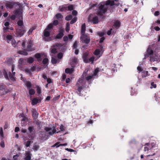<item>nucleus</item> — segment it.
<instances>
[{"label":"nucleus","mask_w":160,"mask_h":160,"mask_svg":"<svg viewBox=\"0 0 160 160\" xmlns=\"http://www.w3.org/2000/svg\"><path fill=\"white\" fill-rule=\"evenodd\" d=\"M104 49V47L100 45L95 51L94 54L98 58H99L102 55Z\"/></svg>","instance_id":"nucleus-5"},{"label":"nucleus","mask_w":160,"mask_h":160,"mask_svg":"<svg viewBox=\"0 0 160 160\" xmlns=\"http://www.w3.org/2000/svg\"><path fill=\"white\" fill-rule=\"evenodd\" d=\"M26 32L25 28H17L16 29V34L17 36L21 37Z\"/></svg>","instance_id":"nucleus-9"},{"label":"nucleus","mask_w":160,"mask_h":160,"mask_svg":"<svg viewBox=\"0 0 160 160\" xmlns=\"http://www.w3.org/2000/svg\"><path fill=\"white\" fill-rule=\"evenodd\" d=\"M21 116L22 117L21 120V124L22 127H25L27 124L28 119L23 114H21Z\"/></svg>","instance_id":"nucleus-12"},{"label":"nucleus","mask_w":160,"mask_h":160,"mask_svg":"<svg viewBox=\"0 0 160 160\" xmlns=\"http://www.w3.org/2000/svg\"><path fill=\"white\" fill-rule=\"evenodd\" d=\"M10 91L5 85L0 84V95H3L7 94Z\"/></svg>","instance_id":"nucleus-7"},{"label":"nucleus","mask_w":160,"mask_h":160,"mask_svg":"<svg viewBox=\"0 0 160 160\" xmlns=\"http://www.w3.org/2000/svg\"><path fill=\"white\" fill-rule=\"evenodd\" d=\"M31 112L32 113V116L34 118L36 119L38 117V114L36 109H32Z\"/></svg>","instance_id":"nucleus-19"},{"label":"nucleus","mask_w":160,"mask_h":160,"mask_svg":"<svg viewBox=\"0 0 160 160\" xmlns=\"http://www.w3.org/2000/svg\"><path fill=\"white\" fill-rule=\"evenodd\" d=\"M77 20V18L76 17H74L72 20L70 22V23L71 24H73L75 23Z\"/></svg>","instance_id":"nucleus-43"},{"label":"nucleus","mask_w":160,"mask_h":160,"mask_svg":"<svg viewBox=\"0 0 160 160\" xmlns=\"http://www.w3.org/2000/svg\"><path fill=\"white\" fill-rule=\"evenodd\" d=\"M59 9L60 11H65L67 9V7L66 5L60 6L59 7Z\"/></svg>","instance_id":"nucleus-26"},{"label":"nucleus","mask_w":160,"mask_h":160,"mask_svg":"<svg viewBox=\"0 0 160 160\" xmlns=\"http://www.w3.org/2000/svg\"><path fill=\"white\" fill-rule=\"evenodd\" d=\"M73 71V68H67L65 70V72L66 73H72Z\"/></svg>","instance_id":"nucleus-25"},{"label":"nucleus","mask_w":160,"mask_h":160,"mask_svg":"<svg viewBox=\"0 0 160 160\" xmlns=\"http://www.w3.org/2000/svg\"><path fill=\"white\" fill-rule=\"evenodd\" d=\"M26 157L25 159L26 160H30L31 158V154L30 152L27 151L25 152Z\"/></svg>","instance_id":"nucleus-22"},{"label":"nucleus","mask_w":160,"mask_h":160,"mask_svg":"<svg viewBox=\"0 0 160 160\" xmlns=\"http://www.w3.org/2000/svg\"><path fill=\"white\" fill-rule=\"evenodd\" d=\"M28 46L27 49L28 51H32L34 50V49L32 48H31L32 46V41L30 40L28 41Z\"/></svg>","instance_id":"nucleus-17"},{"label":"nucleus","mask_w":160,"mask_h":160,"mask_svg":"<svg viewBox=\"0 0 160 160\" xmlns=\"http://www.w3.org/2000/svg\"><path fill=\"white\" fill-rule=\"evenodd\" d=\"M36 28V27L35 26H33V27H32V28H30L29 30L28 31V34H29V35H30V34H31L33 31Z\"/></svg>","instance_id":"nucleus-34"},{"label":"nucleus","mask_w":160,"mask_h":160,"mask_svg":"<svg viewBox=\"0 0 160 160\" xmlns=\"http://www.w3.org/2000/svg\"><path fill=\"white\" fill-rule=\"evenodd\" d=\"M83 81L82 79H80L78 80L77 83V85L78 86V90L79 92H80L82 89V87L81 86L83 84Z\"/></svg>","instance_id":"nucleus-15"},{"label":"nucleus","mask_w":160,"mask_h":160,"mask_svg":"<svg viewBox=\"0 0 160 160\" xmlns=\"http://www.w3.org/2000/svg\"><path fill=\"white\" fill-rule=\"evenodd\" d=\"M55 17L58 19H61L62 17V15L60 13H58L56 15Z\"/></svg>","instance_id":"nucleus-41"},{"label":"nucleus","mask_w":160,"mask_h":160,"mask_svg":"<svg viewBox=\"0 0 160 160\" xmlns=\"http://www.w3.org/2000/svg\"><path fill=\"white\" fill-rule=\"evenodd\" d=\"M80 38L82 42L88 44L90 42V38L86 35H81Z\"/></svg>","instance_id":"nucleus-11"},{"label":"nucleus","mask_w":160,"mask_h":160,"mask_svg":"<svg viewBox=\"0 0 160 160\" xmlns=\"http://www.w3.org/2000/svg\"><path fill=\"white\" fill-rule=\"evenodd\" d=\"M52 28V23L49 24L48 26L47 27V28L44 31V35L45 37V40L46 41H48V40H47L46 38L48 37L50 35V30ZM51 40L50 39H49L48 41Z\"/></svg>","instance_id":"nucleus-6"},{"label":"nucleus","mask_w":160,"mask_h":160,"mask_svg":"<svg viewBox=\"0 0 160 160\" xmlns=\"http://www.w3.org/2000/svg\"><path fill=\"white\" fill-rule=\"evenodd\" d=\"M22 10L21 8L18 9L16 11V14L17 16L19 17V20L18 22V28H25L24 26L23 21L22 20Z\"/></svg>","instance_id":"nucleus-3"},{"label":"nucleus","mask_w":160,"mask_h":160,"mask_svg":"<svg viewBox=\"0 0 160 160\" xmlns=\"http://www.w3.org/2000/svg\"><path fill=\"white\" fill-rule=\"evenodd\" d=\"M154 28L155 30L157 31H158L160 30V28L158 26L155 27H154Z\"/></svg>","instance_id":"nucleus-62"},{"label":"nucleus","mask_w":160,"mask_h":160,"mask_svg":"<svg viewBox=\"0 0 160 160\" xmlns=\"http://www.w3.org/2000/svg\"><path fill=\"white\" fill-rule=\"evenodd\" d=\"M69 10L71 11L73 9V6L72 5H70L67 7Z\"/></svg>","instance_id":"nucleus-47"},{"label":"nucleus","mask_w":160,"mask_h":160,"mask_svg":"<svg viewBox=\"0 0 160 160\" xmlns=\"http://www.w3.org/2000/svg\"><path fill=\"white\" fill-rule=\"evenodd\" d=\"M51 52V54H51V55L52 57H53L54 55H52V54H54L56 53L57 52V51L56 49L55 48H52V49Z\"/></svg>","instance_id":"nucleus-35"},{"label":"nucleus","mask_w":160,"mask_h":160,"mask_svg":"<svg viewBox=\"0 0 160 160\" xmlns=\"http://www.w3.org/2000/svg\"><path fill=\"white\" fill-rule=\"evenodd\" d=\"M153 147L154 146L150 145L148 143H146L145 145L144 151L145 152L148 151L149 150L152 149Z\"/></svg>","instance_id":"nucleus-16"},{"label":"nucleus","mask_w":160,"mask_h":160,"mask_svg":"<svg viewBox=\"0 0 160 160\" xmlns=\"http://www.w3.org/2000/svg\"><path fill=\"white\" fill-rule=\"evenodd\" d=\"M0 135L2 137L3 136V133L2 128V127L0 128Z\"/></svg>","instance_id":"nucleus-51"},{"label":"nucleus","mask_w":160,"mask_h":160,"mask_svg":"<svg viewBox=\"0 0 160 160\" xmlns=\"http://www.w3.org/2000/svg\"><path fill=\"white\" fill-rule=\"evenodd\" d=\"M18 53L24 55H28V53L26 50L19 51H18Z\"/></svg>","instance_id":"nucleus-29"},{"label":"nucleus","mask_w":160,"mask_h":160,"mask_svg":"<svg viewBox=\"0 0 160 160\" xmlns=\"http://www.w3.org/2000/svg\"><path fill=\"white\" fill-rule=\"evenodd\" d=\"M59 62V61L58 60H57L56 59L54 58L53 57H52V59L51 60V62L53 64H55L57 63H58Z\"/></svg>","instance_id":"nucleus-32"},{"label":"nucleus","mask_w":160,"mask_h":160,"mask_svg":"<svg viewBox=\"0 0 160 160\" xmlns=\"http://www.w3.org/2000/svg\"><path fill=\"white\" fill-rule=\"evenodd\" d=\"M86 26L85 23L83 24L82 25L81 33L82 35H85V32Z\"/></svg>","instance_id":"nucleus-24"},{"label":"nucleus","mask_w":160,"mask_h":160,"mask_svg":"<svg viewBox=\"0 0 160 160\" xmlns=\"http://www.w3.org/2000/svg\"><path fill=\"white\" fill-rule=\"evenodd\" d=\"M64 30L63 29H60L59 31V33H58L56 36L57 38L59 39L62 38L64 35Z\"/></svg>","instance_id":"nucleus-18"},{"label":"nucleus","mask_w":160,"mask_h":160,"mask_svg":"<svg viewBox=\"0 0 160 160\" xmlns=\"http://www.w3.org/2000/svg\"><path fill=\"white\" fill-rule=\"evenodd\" d=\"M37 92L38 93H40L41 92V90L40 88L39 87H37Z\"/></svg>","instance_id":"nucleus-57"},{"label":"nucleus","mask_w":160,"mask_h":160,"mask_svg":"<svg viewBox=\"0 0 160 160\" xmlns=\"http://www.w3.org/2000/svg\"><path fill=\"white\" fill-rule=\"evenodd\" d=\"M137 69L138 71V72H140L142 71V70H143V68L141 64H139V65Z\"/></svg>","instance_id":"nucleus-31"},{"label":"nucleus","mask_w":160,"mask_h":160,"mask_svg":"<svg viewBox=\"0 0 160 160\" xmlns=\"http://www.w3.org/2000/svg\"><path fill=\"white\" fill-rule=\"evenodd\" d=\"M0 146L2 148H4L5 147L4 142L3 141L1 142L0 143Z\"/></svg>","instance_id":"nucleus-59"},{"label":"nucleus","mask_w":160,"mask_h":160,"mask_svg":"<svg viewBox=\"0 0 160 160\" xmlns=\"http://www.w3.org/2000/svg\"><path fill=\"white\" fill-rule=\"evenodd\" d=\"M149 75L148 72L144 71L142 73V78H145Z\"/></svg>","instance_id":"nucleus-27"},{"label":"nucleus","mask_w":160,"mask_h":160,"mask_svg":"<svg viewBox=\"0 0 160 160\" xmlns=\"http://www.w3.org/2000/svg\"><path fill=\"white\" fill-rule=\"evenodd\" d=\"M31 142L30 141H28L26 143V146H27V147H28L31 144Z\"/></svg>","instance_id":"nucleus-60"},{"label":"nucleus","mask_w":160,"mask_h":160,"mask_svg":"<svg viewBox=\"0 0 160 160\" xmlns=\"http://www.w3.org/2000/svg\"><path fill=\"white\" fill-rule=\"evenodd\" d=\"M35 93V91L32 89H30L29 90V94L30 95H33Z\"/></svg>","instance_id":"nucleus-40"},{"label":"nucleus","mask_w":160,"mask_h":160,"mask_svg":"<svg viewBox=\"0 0 160 160\" xmlns=\"http://www.w3.org/2000/svg\"><path fill=\"white\" fill-rule=\"evenodd\" d=\"M18 9H17V10H16V11L15 12V15H12L10 18L12 19V20H14L15 18L16 17H18V18H19V17L18 16H17L16 15V12L18 10Z\"/></svg>","instance_id":"nucleus-38"},{"label":"nucleus","mask_w":160,"mask_h":160,"mask_svg":"<svg viewBox=\"0 0 160 160\" xmlns=\"http://www.w3.org/2000/svg\"><path fill=\"white\" fill-rule=\"evenodd\" d=\"M52 25V28L53 27V25L56 26L58 24V21L57 20H55L52 23H51Z\"/></svg>","instance_id":"nucleus-49"},{"label":"nucleus","mask_w":160,"mask_h":160,"mask_svg":"<svg viewBox=\"0 0 160 160\" xmlns=\"http://www.w3.org/2000/svg\"><path fill=\"white\" fill-rule=\"evenodd\" d=\"M94 57H91L89 59V62H92V63H93V61H94Z\"/></svg>","instance_id":"nucleus-53"},{"label":"nucleus","mask_w":160,"mask_h":160,"mask_svg":"<svg viewBox=\"0 0 160 160\" xmlns=\"http://www.w3.org/2000/svg\"><path fill=\"white\" fill-rule=\"evenodd\" d=\"M39 148V146L37 145H35L33 146V149L35 151H37L38 149Z\"/></svg>","instance_id":"nucleus-54"},{"label":"nucleus","mask_w":160,"mask_h":160,"mask_svg":"<svg viewBox=\"0 0 160 160\" xmlns=\"http://www.w3.org/2000/svg\"><path fill=\"white\" fill-rule=\"evenodd\" d=\"M48 62V59L47 58H45L43 60V63L44 64H47Z\"/></svg>","instance_id":"nucleus-52"},{"label":"nucleus","mask_w":160,"mask_h":160,"mask_svg":"<svg viewBox=\"0 0 160 160\" xmlns=\"http://www.w3.org/2000/svg\"><path fill=\"white\" fill-rule=\"evenodd\" d=\"M147 53L150 56L149 61L152 62H158L160 60V57L157 53L153 52L149 46L147 50Z\"/></svg>","instance_id":"nucleus-2"},{"label":"nucleus","mask_w":160,"mask_h":160,"mask_svg":"<svg viewBox=\"0 0 160 160\" xmlns=\"http://www.w3.org/2000/svg\"><path fill=\"white\" fill-rule=\"evenodd\" d=\"M60 146H61V145H60V144H59V142H57L56 143H55V144H54L53 145H52V147H56V148H58Z\"/></svg>","instance_id":"nucleus-37"},{"label":"nucleus","mask_w":160,"mask_h":160,"mask_svg":"<svg viewBox=\"0 0 160 160\" xmlns=\"http://www.w3.org/2000/svg\"><path fill=\"white\" fill-rule=\"evenodd\" d=\"M11 43L12 45L14 47H15L17 44H19V43H21V42L19 41L18 43L16 42V41L14 39L11 41Z\"/></svg>","instance_id":"nucleus-28"},{"label":"nucleus","mask_w":160,"mask_h":160,"mask_svg":"<svg viewBox=\"0 0 160 160\" xmlns=\"http://www.w3.org/2000/svg\"><path fill=\"white\" fill-rule=\"evenodd\" d=\"M113 23L114 26L117 28H118L120 26L121 23L118 20H115L114 21Z\"/></svg>","instance_id":"nucleus-20"},{"label":"nucleus","mask_w":160,"mask_h":160,"mask_svg":"<svg viewBox=\"0 0 160 160\" xmlns=\"http://www.w3.org/2000/svg\"><path fill=\"white\" fill-rule=\"evenodd\" d=\"M18 5L17 3L13 2H7L6 4V6L7 8L9 9L12 8L14 5Z\"/></svg>","instance_id":"nucleus-13"},{"label":"nucleus","mask_w":160,"mask_h":160,"mask_svg":"<svg viewBox=\"0 0 160 160\" xmlns=\"http://www.w3.org/2000/svg\"><path fill=\"white\" fill-rule=\"evenodd\" d=\"M62 53H59L58 54V58L61 59L62 57Z\"/></svg>","instance_id":"nucleus-56"},{"label":"nucleus","mask_w":160,"mask_h":160,"mask_svg":"<svg viewBox=\"0 0 160 160\" xmlns=\"http://www.w3.org/2000/svg\"><path fill=\"white\" fill-rule=\"evenodd\" d=\"M69 30V24L68 23H67L66 24V31L67 32H68Z\"/></svg>","instance_id":"nucleus-50"},{"label":"nucleus","mask_w":160,"mask_h":160,"mask_svg":"<svg viewBox=\"0 0 160 160\" xmlns=\"http://www.w3.org/2000/svg\"><path fill=\"white\" fill-rule=\"evenodd\" d=\"M63 40L64 41H67L68 40V37L67 36H65L63 38Z\"/></svg>","instance_id":"nucleus-61"},{"label":"nucleus","mask_w":160,"mask_h":160,"mask_svg":"<svg viewBox=\"0 0 160 160\" xmlns=\"http://www.w3.org/2000/svg\"><path fill=\"white\" fill-rule=\"evenodd\" d=\"M98 71V68H96L95 69L93 72V74L92 75H89L86 78V79L87 81H89L92 80L94 76H96L97 75V73Z\"/></svg>","instance_id":"nucleus-14"},{"label":"nucleus","mask_w":160,"mask_h":160,"mask_svg":"<svg viewBox=\"0 0 160 160\" xmlns=\"http://www.w3.org/2000/svg\"><path fill=\"white\" fill-rule=\"evenodd\" d=\"M83 61L84 62L86 63H88L89 62V59L87 57H84L83 58Z\"/></svg>","instance_id":"nucleus-46"},{"label":"nucleus","mask_w":160,"mask_h":160,"mask_svg":"<svg viewBox=\"0 0 160 160\" xmlns=\"http://www.w3.org/2000/svg\"><path fill=\"white\" fill-rule=\"evenodd\" d=\"M41 101L38 99L37 98H34L32 100V104L33 105H34L37 104L38 103L40 102Z\"/></svg>","instance_id":"nucleus-21"},{"label":"nucleus","mask_w":160,"mask_h":160,"mask_svg":"<svg viewBox=\"0 0 160 160\" xmlns=\"http://www.w3.org/2000/svg\"><path fill=\"white\" fill-rule=\"evenodd\" d=\"M45 130L46 132H48V133L51 135H52L53 134L58 133L57 131L56 128L55 127H53L52 128L46 127L45 128Z\"/></svg>","instance_id":"nucleus-10"},{"label":"nucleus","mask_w":160,"mask_h":160,"mask_svg":"<svg viewBox=\"0 0 160 160\" xmlns=\"http://www.w3.org/2000/svg\"><path fill=\"white\" fill-rule=\"evenodd\" d=\"M34 61V58L32 57H30L27 59H24L21 58L19 59V65H23L27 64V62L29 63H32Z\"/></svg>","instance_id":"nucleus-8"},{"label":"nucleus","mask_w":160,"mask_h":160,"mask_svg":"<svg viewBox=\"0 0 160 160\" xmlns=\"http://www.w3.org/2000/svg\"><path fill=\"white\" fill-rule=\"evenodd\" d=\"M72 18V15H69L66 17L65 19L67 21L70 20Z\"/></svg>","instance_id":"nucleus-45"},{"label":"nucleus","mask_w":160,"mask_h":160,"mask_svg":"<svg viewBox=\"0 0 160 160\" xmlns=\"http://www.w3.org/2000/svg\"><path fill=\"white\" fill-rule=\"evenodd\" d=\"M77 13H78V12H77V11L75 10H73L72 12V14L73 15H77Z\"/></svg>","instance_id":"nucleus-63"},{"label":"nucleus","mask_w":160,"mask_h":160,"mask_svg":"<svg viewBox=\"0 0 160 160\" xmlns=\"http://www.w3.org/2000/svg\"><path fill=\"white\" fill-rule=\"evenodd\" d=\"M72 59L74 65H76L78 61L77 58L75 57H73L72 58Z\"/></svg>","instance_id":"nucleus-30"},{"label":"nucleus","mask_w":160,"mask_h":160,"mask_svg":"<svg viewBox=\"0 0 160 160\" xmlns=\"http://www.w3.org/2000/svg\"><path fill=\"white\" fill-rule=\"evenodd\" d=\"M25 85L29 88H30L31 87V83L29 81L26 82L25 83Z\"/></svg>","instance_id":"nucleus-42"},{"label":"nucleus","mask_w":160,"mask_h":160,"mask_svg":"<svg viewBox=\"0 0 160 160\" xmlns=\"http://www.w3.org/2000/svg\"><path fill=\"white\" fill-rule=\"evenodd\" d=\"M156 87V85L154 84V82H152L151 83V86L150 88H155Z\"/></svg>","instance_id":"nucleus-48"},{"label":"nucleus","mask_w":160,"mask_h":160,"mask_svg":"<svg viewBox=\"0 0 160 160\" xmlns=\"http://www.w3.org/2000/svg\"><path fill=\"white\" fill-rule=\"evenodd\" d=\"M41 55L39 53H37L35 55V57L37 59L38 61L40 60Z\"/></svg>","instance_id":"nucleus-36"},{"label":"nucleus","mask_w":160,"mask_h":160,"mask_svg":"<svg viewBox=\"0 0 160 160\" xmlns=\"http://www.w3.org/2000/svg\"><path fill=\"white\" fill-rule=\"evenodd\" d=\"M71 81V80L70 79V78H68L66 79V82L67 83H69Z\"/></svg>","instance_id":"nucleus-64"},{"label":"nucleus","mask_w":160,"mask_h":160,"mask_svg":"<svg viewBox=\"0 0 160 160\" xmlns=\"http://www.w3.org/2000/svg\"><path fill=\"white\" fill-rule=\"evenodd\" d=\"M78 43V41H75L73 45V48L75 49H76L77 48V45Z\"/></svg>","instance_id":"nucleus-44"},{"label":"nucleus","mask_w":160,"mask_h":160,"mask_svg":"<svg viewBox=\"0 0 160 160\" xmlns=\"http://www.w3.org/2000/svg\"><path fill=\"white\" fill-rule=\"evenodd\" d=\"M114 4V1L112 0H108L106 2H101L99 4L98 8L96 11V13L99 16V18L97 16L90 15L89 17L88 20H90L91 19L93 23H97L99 22L101 17H102L103 14L106 12L107 6H112Z\"/></svg>","instance_id":"nucleus-1"},{"label":"nucleus","mask_w":160,"mask_h":160,"mask_svg":"<svg viewBox=\"0 0 160 160\" xmlns=\"http://www.w3.org/2000/svg\"><path fill=\"white\" fill-rule=\"evenodd\" d=\"M65 150L68 152H74L75 153V154H76L77 153V152L76 151H75V150H74L72 149L66 148H65Z\"/></svg>","instance_id":"nucleus-39"},{"label":"nucleus","mask_w":160,"mask_h":160,"mask_svg":"<svg viewBox=\"0 0 160 160\" xmlns=\"http://www.w3.org/2000/svg\"><path fill=\"white\" fill-rule=\"evenodd\" d=\"M24 71L26 73H30L31 72L30 69H29L27 68L25 69Z\"/></svg>","instance_id":"nucleus-55"},{"label":"nucleus","mask_w":160,"mask_h":160,"mask_svg":"<svg viewBox=\"0 0 160 160\" xmlns=\"http://www.w3.org/2000/svg\"><path fill=\"white\" fill-rule=\"evenodd\" d=\"M4 25L6 27H4L3 29L4 30L7 31L8 29V26L9 25V23L7 22H5Z\"/></svg>","instance_id":"nucleus-33"},{"label":"nucleus","mask_w":160,"mask_h":160,"mask_svg":"<svg viewBox=\"0 0 160 160\" xmlns=\"http://www.w3.org/2000/svg\"><path fill=\"white\" fill-rule=\"evenodd\" d=\"M13 39V37L12 35H8L6 37V40L8 43H9Z\"/></svg>","instance_id":"nucleus-23"},{"label":"nucleus","mask_w":160,"mask_h":160,"mask_svg":"<svg viewBox=\"0 0 160 160\" xmlns=\"http://www.w3.org/2000/svg\"><path fill=\"white\" fill-rule=\"evenodd\" d=\"M104 33L102 32H99L98 33V34L100 37H102L104 35Z\"/></svg>","instance_id":"nucleus-58"},{"label":"nucleus","mask_w":160,"mask_h":160,"mask_svg":"<svg viewBox=\"0 0 160 160\" xmlns=\"http://www.w3.org/2000/svg\"><path fill=\"white\" fill-rule=\"evenodd\" d=\"M14 70V67L12 66V75L10 72H8L5 70H4L3 74L5 78L8 80L10 79L12 81H14L15 80V78L14 76L15 74V72H13Z\"/></svg>","instance_id":"nucleus-4"}]
</instances>
